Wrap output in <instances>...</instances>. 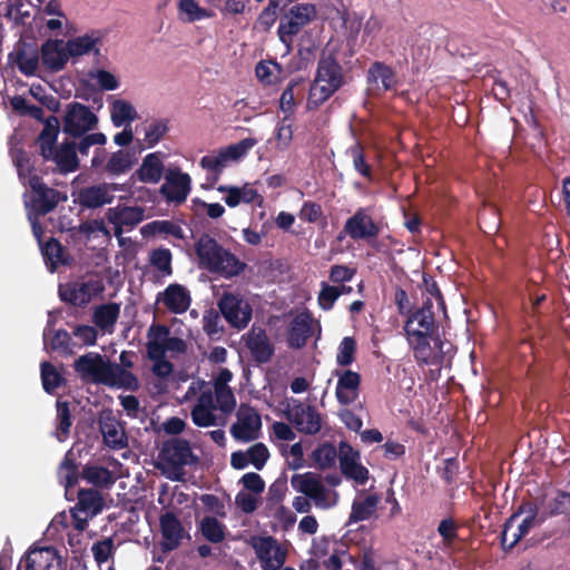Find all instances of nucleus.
I'll return each instance as SVG.
<instances>
[{
  "mask_svg": "<svg viewBox=\"0 0 570 570\" xmlns=\"http://www.w3.org/2000/svg\"><path fill=\"white\" fill-rule=\"evenodd\" d=\"M194 248L202 268L225 278L238 276L246 268L244 262L206 233L195 242Z\"/></svg>",
  "mask_w": 570,
  "mask_h": 570,
  "instance_id": "nucleus-1",
  "label": "nucleus"
},
{
  "mask_svg": "<svg viewBox=\"0 0 570 570\" xmlns=\"http://www.w3.org/2000/svg\"><path fill=\"white\" fill-rule=\"evenodd\" d=\"M344 83L343 68L335 53H322L317 60L315 77L308 91V108L317 109L321 107L338 91Z\"/></svg>",
  "mask_w": 570,
  "mask_h": 570,
  "instance_id": "nucleus-2",
  "label": "nucleus"
},
{
  "mask_svg": "<svg viewBox=\"0 0 570 570\" xmlns=\"http://www.w3.org/2000/svg\"><path fill=\"white\" fill-rule=\"evenodd\" d=\"M158 468L171 481H183L184 468L198 463V456L193 453L189 441L173 438L163 443L158 454Z\"/></svg>",
  "mask_w": 570,
  "mask_h": 570,
  "instance_id": "nucleus-3",
  "label": "nucleus"
},
{
  "mask_svg": "<svg viewBox=\"0 0 570 570\" xmlns=\"http://www.w3.org/2000/svg\"><path fill=\"white\" fill-rule=\"evenodd\" d=\"M257 144L256 138H244L237 144L220 148L217 153L208 154L200 158L202 168L209 171L208 177L210 186H214L220 178L224 169L229 161H236L247 155V153Z\"/></svg>",
  "mask_w": 570,
  "mask_h": 570,
  "instance_id": "nucleus-4",
  "label": "nucleus"
},
{
  "mask_svg": "<svg viewBox=\"0 0 570 570\" xmlns=\"http://www.w3.org/2000/svg\"><path fill=\"white\" fill-rule=\"evenodd\" d=\"M316 18V7L313 3H296L292 6L279 20L277 36L279 41L287 49H291L293 38L297 36L303 28L308 26Z\"/></svg>",
  "mask_w": 570,
  "mask_h": 570,
  "instance_id": "nucleus-5",
  "label": "nucleus"
},
{
  "mask_svg": "<svg viewBox=\"0 0 570 570\" xmlns=\"http://www.w3.org/2000/svg\"><path fill=\"white\" fill-rule=\"evenodd\" d=\"M98 125V117L91 109L80 102L67 105L63 117V131L71 137H80L95 129Z\"/></svg>",
  "mask_w": 570,
  "mask_h": 570,
  "instance_id": "nucleus-6",
  "label": "nucleus"
},
{
  "mask_svg": "<svg viewBox=\"0 0 570 570\" xmlns=\"http://www.w3.org/2000/svg\"><path fill=\"white\" fill-rule=\"evenodd\" d=\"M28 184L32 194L31 209L38 215L49 214L60 202L67 199L59 190L48 187L38 175H30Z\"/></svg>",
  "mask_w": 570,
  "mask_h": 570,
  "instance_id": "nucleus-7",
  "label": "nucleus"
},
{
  "mask_svg": "<svg viewBox=\"0 0 570 570\" xmlns=\"http://www.w3.org/2000/svg\"><path fill=\"white\" fill-rule=\"evenodd\" d=\"M218 307L228 324L237 330L245 328L252 320V306L238 294L224 293Z\"/></svg>",
  "mask_w": 570,
  "mask_h": 570,
  "instance_id": "nucleus-8",
  "label": "nucleus"
},
{
  "mask_svg": "<svg viewBox=\"0 0 570 570\" xmlns=\"http://www.w3.org/2000/svg\"><path fill=\"white\" fill-rule=\"evenodd\" d=\"M105 286L98 278L88 281H77L59 286V296L61 301L70 303L73 306L85 307L95 296L102 293Z\"/></svg>",
  "mask_w": 570,
  "mask_h": 570,
  "instance_id": "nucleus-9",
  "label": "nucleus"
},
{
  "mask_svg": "<svg viewBox=\"0 0 570 570\" xmlns=\"http://www.w3.org/2000/svg\"><path fill=\"white\" fill-rule=\"evenodd\" d=\"M342 233L354 240H365L373 246V239L380 235L381 227L374 222L367 209L361 207L346 219Z\"/></svg>",
  "mask_w": 570,
  "mask_h": 570,
  "instance_id": "nucleus-10",
  "label": "nucleus"
},
{
  "mask_svg": "<svg viewBox=\"0 0 570 570\" xmlns=\"http://www.w3.org/2000/svg\"><path fill=\"white\" fill-rule=\"evenodd\" d=\"M252 547L261 561L263 570H279L284 566L287 552L274 537L253 538Z\"/></svg>",
  "mask_w": 570,
  "mask_h": 570,
  "instance_id": "nucleus-11",
  "label": "nucleus"
},
{
  "mask_svg": "<svg viewBox=\"0 0 570 570\" xmlns=\"http://www.w3.org/2000/svg\"><path fill=\"white\" fill-rule=\"evenodd\" d=\"M22 561L26 570H66V561L53 547L30 548Z\"/></svg>",
  "mask_w": 570,
  "mask_h": 570,
  "instance_id": "nucleus-12",
  "label": "nucleus"
},
{
  "mask_svg": "<svg viewBox=\"0 0 570 570\" xmlns=\"http://www.w3.org/2000/svg\"><path fill=\"white\" fill-rule=\"evenodd\" d=\"M338 461L341 472L346 479L353 480L358 485L367 482L368 470L358 462L360 452L345 441L340 443Z\"/></svg>",
  "mask_w": 570,
  "mask_h": 570,
  "instance_id": "nucleus-13",
  "label": "nucleus"
},
{
  "mask_svg": "<svg viewBox=\"0 0 570 570\" xmlns=\"http://www.w3.org/2000/svg\"><path fill=\"white\" fill-rule=\"evenodd\" d=\"M191 189V178L176 167L168 169L165 183L160 187V194L170 203L183 204Z\"/></svg>",
  "mask_w": 570,
  "mask_h": 570,
  "instance_id": "nucleus-14",
  "label": "nucleus"
},
{
  "mask_svg": "<svg viewBox=\"0 0 570 570\" xmlns=\"http://www.w3.org/2000/svg\"><path fill=\"white\" fill-rule=\"evenodd\" d=\"M124 190L118 184L101 183L98 185L82 187L77 197V203L88 209H96L107 204H111L115 199L112 191Z\"/></svg>",
  "mask_w": 570,
  "mask_h": 570,
  "instance_id": "nucleus-15",
  "label": "nucleus"
},
{
  "mask_svg": "<svg viewBox=\"0 0 570 570\" xmlns=\"http://www.w3.org/2000/svg\"><path fill=\"white\" fill-rule=\"evenodd\" d=\"M98 425L104 443L108 448L120 450L128 445L125 428L110 410L102 411L99 414Z\"/></svg>",
  "mask_w": 570,
  "mask_h": 570,
  "instance_id": "nucleus-16",
  "label": "nucleus"
},
{
  "mask_svg": "<svg viewBox=\"0 0 570 570\" xmlns=\"http://www.w3.org/2000/svg\"><path fill=\"white\" fill-rule=\"evenodd\" d=\"M159 528L161 551L166 553L178 549L186 534L178 517L171 511H166L159 517Z\"/></svg>",
  "mask_w": 570,
  "mask_h": 570,
  "instance_id": "nucleus-17",
  "label": "nucleus"
},
{
  "mask_svg": "<svg viewBox=\"0 0 570 570\" xmlns=\"http://www.w3.org/2000/svg\"><path fill=\"white\" fill-rule=\"evenodd\" d=\"M108 362L99 353L89 352L73 362V370L82 381L101 384Z\"/></svg>",
  "mask_w": 570,
  "mask_h": 570,
  "instance_id": "nucleus-18",
  "label": "nucleus"
},
{
  "mask_svg": "<svg viewBox=\"0 0 570 570\" xmlns=\"http://www.w3.org/2000/svg\"><path fill=\"white\" fill-rule=\"evenodd\" d=\"M8 61L17 66L24 76H33L39 66V53L31 43L18 41L8 55Z\"/></svg>",
  "mask_w": 570,
  "mask_h": 570,
  "instance_id": "nucleus-19",
  "label": "nucleus"
},
{
  "mask_svg": "<svg viewBox=\"0 0 570 570\" xmlns=\"http://www.w3.org/2000/svg\"><path fill=\"white\" fill-rule=\"evenodd\" d=\"M296 429L305 434L314 435L322 429V419L314 406L297 404L287 414Z\"/></svg>",
  "mask_w": 570,
  "mask_h": 570,
  "instance_id": "nucleus-20",
  "label": "nucleus"
},
{
  "mask_svg": "<svg viewBox=\"0 0 570 570\" xmlns=\"http://www.w3.org/2000/svg\"><path fill=\"white\" fill-rule=\"evenodd\" d=\"M334 375L337 376L335 389L337 402L342 405L354 403L360 394L361 375L351 370H335Z\"/></svg>",
  "mask_w": 570,
  "mask_h": 570,
  "instance_id": "nucleus-21",
  "label": "nucleus"
},
{
  "mask_svg": "<svg viewBox=\"0 0 570 570\" xmlns=\"http://www.w3.org/2000/svg\"><path fill=\"white\" fill-rule=\"evenodd\" d=\"M157 302H163L173 314H183L189 308L191 297L185 286L174 283L169 284L164 292L158 293Z\"/></svg>",
  "mask_w": 570,
  "mask_h": 570,
  "instance_id": "nucleus-22",
  "label": "nucleus"
},
{
  "mask_svg": "<svg viewBox=\"0 0 570 570\" xmlns=\"http://www.w3.org/2000/svg\"><path fill=\"white\" fill-rule=\"evenodd\" d=\"M107 219L114 225L115 235L124 233L122 227L134 228L144 219V209L138 206H117L107 210Z\"/></svg>",
  "mask_w": 570,
  "mask_h": 570,
  "instance_id": "nucleus-23",
  "label": "nucleus"
},
{
  "mask_svg": "<svg viewBox=\"0 0 570 570\" xmlns=\"http://www.w3.org/2000/svg\"><path fill=\"white\" fill-rule=\"evenodd\" d=\"M102 45V35L99 30H94L90 33L78 36L69 39L66 42L67 55L70 58L81 57L92 52L98 59L101 56L100 46ZM99 60H97V63Z\"/></svg>",
  "mask_w": 570,
  "mask_h": 570,
  "instance_id": "nucleus-24",
  "label": "nucleus"
},
{
  "mask_svg": "<svg viewBox=\"0 0 570 570\" xmlns=\"http://www.w3.org/2000/svg\"><path fill=\"white\" fill-rule=\"evenodd\" d=\"M405 334L415 361L424 365L434 364L435 355L430 343L433 333H424L415 328L405 331Z\"/></svg>",
  "mask_w": 570,
  "mask_h": 570,
  "instance_id": "nucleus-25",
  "label": "nucleus"
},
{
  "mask_svg": "<svg viewBox=\"0 0 570 570\" xmlns=\"http://www.w3.org/2000/svg\"><path fill=\"white\" fill-rule=\"evenodd\" d=\"M366 81L377 92L393 90L397 85L395 71L382 61H374L370 66Z\"/></svg>",
  "mask_w": 570,
  "mask_h": 570,
  "instance_id": "nucleus-26",
  "label": "nucleus"
},
{
  "mask_svg": "<svg viewBox=\"0 0 570 570\" xmlns=\"http://www.w3.org/2000/svg\"><path fill=\"white\" fill-rule=\"evenodd\" d=\"M246 346L257 363H267L274 354V346L263 328L253 327L250 330L246 340Z\"/></svg>",
  "mask_w": 570,
  "mask_h": 570,
  "instance_id": "nucleus-27",
  "label": "nucleus"
},
{
  "mask_svg": "<svg viewBox=\"0 0 570 570\" xmlns=\"http://www.w3.org/2000/svg\"><path fill=\"white\" fill-rule=\"evenodd\" d=\"M45 160H51L62 174L73 173L79 167L77 147L75 141H63Z\"/></svg>",
  "mask_w": 570,
  "mask_h": 570,
  "instance_id": "nucleus-28",
  "label": "nucleus"
},
{
  "mask_svg": "<svg viewBox=\"0 0 570 570\" xmlns=\"http://www.w3.org/2000/svg\"><path fill=\"white\" fill-rule=\"evenodd\" d=\"M432 308L433 303L431 298L428 297L420 308L407 314L404 331L420 328L421 332L433 333L436 328V325Z\"/></svg>",
  "mask_w": 570,
  "mask_h": 570,
  "instance_id": "nucleus-29",
  "label": "nucleus"
},
{
  "mask_svg": "<svg viewBox=\"0 0 570 570\" xmlns=\"http://www.w3.org/2000/svg\"><path fill=\"white\" fill-rule=\"evenodd\" d=\"M262 426L259 414L253 409L248 407L246 413L239 416V423L232 426V435L236 440L249 442L258 438V431Z\"/></svg>",
  "mask_w": 570,
  "mask_h": 570,
  "instance_id": "nucleus-30",
  "label": "nucleus"
},
{
  "mask_svg": "<svg viewBox=\"0 0 570 570\" xmlns=\"http://www.w3.org/2000/svg\"><path fill=\"white\" fill-rule=\"evenodd\" d=\"M69 58L67 46L60 40H47L41 47L42 65L51 71L63 69Z\"/></svg>",
  "mask_w": 570,
  "mask_h": 570,
  "instance_id": "nucleus-31",
  "label": "nucleus"
},
{
  "mask_svg": "<svg viewBox=\"0 0 570 570\" xmlns=\"http://www.w3.org/2000/svg\"><path fill=\"white\" fill-rule=\"evenodd\" d=\"M164 171V164L160 153L148 154L140 165V167L131 175V180H139L145 184H157Z\"/></svg>",
  "mask_w": 570,
  "mask_h": 570,
  "instance_id": "nucleus-32",
  "label": "nucleus"
},
{
  "mask_svg": "<svg viewBox=\"0 0 570 570\" xmlns=\"http://www.w3.org/2000/svg\"><path fill=\"white\" fill-rule=\"evenodd\" d=\"M101 384L129 391H136L139 386L136 375L111 362H108Z\"/></svg>",
  "mask_w": 570,
  "mask_h": 570,
  "instance_id": "nucleus-33",
  "label": "nucleus"
},
{
  "mask_svg": "<svg viewBox=\"0 0 570 570\" xmlns=\"http://www.w3.org/2000/svg\"><path fill=\"white\" fill-rule=\"evenodd\" d=\"M313 318L309 313H301L296 315L288 330V344L294 348H302L306 345L308 338L313 334Z\"/></svg>",
  "mask_w": 570,
  "mask_h": 570,
  "instance_id": "nucleus-34",
  "label": "nucleus"
},
{
  "mask_svg": "<svg viewBox=\"0 0 570 570\" xmlns=\"http://www.w3.org/2000/svg\"><path fill=\"white\" fill-rule=\"evenodd\" d=\"M136 153L130 149H118L109 155L105 166V175L116 177L125 175L137 164Z\"/></svg>",
  "mask_w": 570,
  "mask_h": 570,
  "instance_id": "nucleus-35",
  "label": "nucleus"
},
{
  "mask_svg": "<svg viewBox=\"0 0 570 570\" xmlns=\"http://www.w3.org/2000/svg\"><path fill=\"white\" fill-rule=\"evenodd\" d=\"M543 517L552 518L564 514L570 515V492L553 490L544 493L541 499Z\"/></svg>",
  "mask_w": 570,
  "mask_h": 570,
  "instance_id": "nucleus-36",
  "label": "nucleus"
},
{
  "mask_svg": "<svg viewBox=\"0 0 570 570\" xmlns=\"http://www.w3.org/2000/svg\"><path fill=\"white\" fill-rule=\"evenodd\" d=\"M75 509L80 513L96 517L104 510L105 499L96 489H79Z\"/></svg>",
  "mask_w": 570,
  "mask_h": 570,
  "instance_id": "nucleus-37",
  "label": "nucleus"
},
{
  "mask_svg": "<svg viewBox=\"0 0 570 570\" xmlns=\"http://www.w3.org/2000/svg\"><path fill=\"white\" fill-rule=\"evenodd\" d=\"M57 474L59 482L65 487L66 493L68 494V492L78 483L79 476H81L76 456L71 451H68L65 454L61 463L59 464Z\"/></svg>",
  "mask_w": 570,
  "mask_h": 570,
  "instance_id": "nucleus-38",
  "label": "nucleus"
},
{
  "mask_svg": "<svg viewBox=\"0 0 570 570\" xmlns=\"http://www.w3.org/2000/svg\"><path fill=\"white\" fill-rule=\"evenodd\" d=\"M543 522L533 517H527L518 525V529L511 534V540H508V531L513 527H507V521L503 524V530L500 535V541L503 550H511L522 538H524L532 528L541 525Z\"/></svg>",
  "mask_w": 570,
  "mask_h": 570,
  "instance_id": "nucleus-39",
  "label": "nucleus"
},
{
  "mask_svg": "<svg viewBox=\"0 0 570 570\" xmlns=\"http://www.w3.org/2000/svg\"><path fill=\"white\" fill-rule=\"evenodd\" d=\"M380 497L377 494H368L363 500H354L348 517V524L368 520L376 511Z\"/></svg>",
  "mask_w": 570,
  "mask_h": 570,
  "instance_id": "nucleus-40",
  "label": "nucleus"
},
{
  "mask_svg": "<svg viewBox=\"0 0 570 570\" xmlns=\"http://www.w3.org/2000/svg\"><path fill=\"white\" fill-rule=\"evenodd\" d=\"M81 478L97 488H109L115 482L108 468L90 463L82 468Z\"/></svg>",
  "mask_w": 570,
  "mask_h": 570,
  "instance_id": "nucleus-41",
  "label": "nucleus"
},
{
  "mask_svg": "<svg viewBox=\"0 0 570 570\" xmlns=\"http://www.w3.org/2000/svg\"><path fill=\"white\" fill-rule=\"evenodd\" d=\"M120 313V307L116 303H107L99 305L95 308L92 314V322L100 330H108L112 327Z\"/></svg>",
  "mask_w": 570,
  "mask_h": 570,
  "instance_id": "nucleus-42",
  "label": "nucleus"
},
{
  "mask_svg": "<svg viewBox=\"0 0 570 570\" xmlns=\"http://www.w3.org/2000/svg\"><path fill=\"white\" fill-rule=\"evenodd\" d=\"M169 334L170 330L168 326L164 324H153L147 332V355L154 354L156 356L158 353H165L164 345L166 344Z\"/></svg>",
  "mask_w": 570,
  "mask_h": 570,
  "instance_id": "nucleus-43",
  "label": "nucleus"
},
{
  "mask_svg": "<svg viewBox=\"0 0 570 570\" xmlns=\"http://www.w3.org/2000/svg\"><path fill=\"white\" fill-rule=\"evenodd\" d=\"M111 121L115 127L130 125L137 118L134 106L122 99H116L110 107Z\"/></svg>",
  "mask_w": 570,
  "mask_h": 570,
  "instance_id": "nucleus-44",
  "label": "nucleus"
},
{
  "mask_svg": "<svg viewBox=\"0 0 570 570\" xmlns=\"http://www.w3.org/2000/svg\"><path fill=\"white\" fill-rule=\"evenodd\" d=\"M56 422H57V439L61 442L65 441L70 433L72 425V416L70 410V403L60 399L56 402Z\"/></svg>",
  "mask_w": 570,
  "mask_h": 570,
  "instance_id": "nucleus-45",
  "label": "nucleus"
},
{
  "mask_svg": "<svg viewBox=\"0 0 570 570\" xmlns=\"http://www.w3.org/2000/svg\"><path fill=\"white\" fill-rule=\"evenodd\" d=\"M291 484L297 492L311 499L322 484V480L318 474L306 472L303 474H294L291 479Z\"/></svg>",
  "mask_w": 570,
  "mask_h": 570,
  "instance_id": "nucleus-46",
  "label": "nucleus"
},
{
  "mask_svg": "<svg viewBox=\"0 0 570 570\" xmlns=\"http://www.w3.org/2000/svg\"><path fill=\"white\" fill-rule=\"evenodd\" d=\"M41 252L51 272L56 271L59 265L67 264L65 248L60 242L53 237H50L45 245H41Z\"/></svg>",
  "mask_w": 570,
  "mask_h": 570,
  "instance_id": "nucleus-47",
  "label": "nucleus"
},
{
  "mask_svg": "<svg viewBox=\"0 0 570 570\" xmlns=\"http://www.w3.org/2000/svg\"><path fill=\"white\" fill-rule=\"evenodd\" d=\"M40 370L42 387L48 394H53L57 389L66 384V379L50 362H42Z\"/></svg>",
  "mask_w": 570,
  "mask_h": 570,
  "instance_id": "nucleus-48",
  "label": "nucleus"
},
{
  "mask_svg": "<svg viewBox=\"0 0 570 570\" xmlns=\"http://www.w3.org/2000/svg\"><path fill=\"white\" fill-rule=\"evenodd\" d=\"M171 261L173 255L168 248L159 247L153 249L149 254V263L159 273L160 277H168L173 275L174 269Z\"/></svg>",
  "mask_w": 570,
  "mask_h": 570,
  "instance_id": "nucleus-49",
  "label": "nucleus"
},
{
  "mask_svg": "<svg viewBox=\"0 0 570 570\" xmlns=\"http://www.w3.org/2000/svg\"><path fill=\"white\" fill-rule=\"evenodd\" d=\"M541 497H537L532 501H524L522 502L515 512H513L508 519H507V527H513L515 520L521 515L525 514L527 517H533V519L540 520L544 522L547 520V517H543V510L541 505Z\"/></svg>",
  "mask_w": 570,
  "mask_h": 570,
  "instance_id": "nucleus-50",
  "label": "nucleus"
},
{
  "mask_svg": "<svg viewBox=\"0 0 570 570\" xmlns=\"http://www.w3.org/2000/svg\"><path fill=\"white\" fill-rule=\"evenodd\" d=\"M199 529L203 537L212 543H220L226 538L225 525L215 517H205Z\"/></svg>",
  "mask_w": 570,
  "mask_h": 570,
  "instance_id": "nucleus-51",
  "label": "nucleus"
},
{
  "mask_svg": "<svg viewBox=\"0 0 570 570\" xmlns=\"http://www.w3.org/2000/svg\"><path fill=\"white\" fill-rule=\"evenodd\" d=\"M312 458L321 469H328L335 464L338 454L333 444L323 443L313 451Z\"/></svg>",
  "mask_w": 570,
  "mask_h": 570,
  "instance_id": "nucleus-52",
  "label": "nucleus"
},
{
  "mask_svg": "<svg viewBox=\"0 0 570 570\" xmlns=\"http://www.w3.org/2000/svg\"><path fill=\"white\" fill-rule=\"evenodd\" d=\"M180 12L187 16V22H195L203 19L213 17V11L206 8L199 7L195 0H180L178 4Z\"/></svg>",
  "mask_w": 570,
  "mask_h": 570,
  "instance_id": "nucleus-53",
  "label": "nucleus"
},
{
  "mask_svg": "<svg viewBox=\"0 0 570 570\" xmlns=\"http://www.w3.org/2000/svg\"><path fill=\"white\" fill-rule=\"evenodd\" d=\"M356 341L351 336H345L341 341L336 354V363L340 366H348L355 361Z\"/></svg>",
  "mask_w": 570,
  "mask_h": 570,
  "instance_id": "nucleus-54",
  "label": "nucleus"
},
{
  "mask_svg": "<svg viewBox=\"0 0 570 570\" xmlns=\"http://www.w3.org/2000/svg\"><path fill=\"white\" fill-rule=\"evenodd\" d=\"M348 154L353 159L354 169L363 177L372 179V168L365 160L363 146L360 142H355L348 148Z\"/></svg>",
  "mask_w": 570,
  "mask_h": 570,
  "instance_id": "nucleus-55",
  "label": "nucleus"
},
{
  "mask_svg": "<svg viewBox=\"0 0 570 570\" xmlns=\"http://www.w3.org/2000/svg\"><path fill=\"white\" fill-rule=\"evenodd\" d=\"M215 397L219 410L224 413H230L235 405V396L226 384H215Z\"/></svg>",
  "mask_w": 570,
  "mask_h": 570,
  "instance_id": "nucleus-56",
  "label": "nucleus"
},
{
  "mask_svg": "<svg viewBox=\"0 0 570 570\" xmlns=\"http://www.w3.org/2000/svg\"><path fill=\"white\" fill-rule=\"evenodd\" d=\"M115 551V543L112 538H106L97 541L91 547L94 559L98 566L107 562L112 557Z\"/></svg>",
  "mask_w": 570,
  "mask_h": 570,
  "instance_id": "nucleus-57",
  "label": "nucleus"
},
{
  "mask_svg": "<svg viewBox=\"0 0 570 570\" xmlns=\"http://www.w3.org/2000/svg\"><path fill=\"white\" fill-rule=\"evenodd\" d=\"M277 0H269L268 4L262 10L256 19V28L268 31L277 19Z\"/></svg>",
  "mask_w": 570,
  "mask_h": 570,
  "instance_id": "nucleus-58",
  "label": "nucleus"
},
{
  "mask_svg": "<svg viewBox=\"0 0 570 570\" xmlns=\"http://www.w3.org/2000/svg\"><path fill=\"white\" fill-rule=\"evenodd\" d=\"M146 227L150 228L156 234L171 235L178 239L184 237L183 228L171 220H155Z\"/></svg>",
  "mask_w": 570,
  "mask_h": 570,
  "instance_id": "nucleus-59",
  "label": "nucleus"
},
{
  "mask_svg": "<svg viewBox=\"0 0 570 570\" xmlns=\"http://www.w3.org/2000/svg\"><path fill=\"white\" fill-rule=\"evenodd\" d=\"M340 297L338 289L334 285L322 283V288L318 293V305L324 311H331Z\"/></svg>",
  "mask_w": 570,
  "mask_h": 570,
  "instance_id": "nucleus-60",
  "label": "nucleus"
},
{
  "mask_svg": "<svg viewBox=\"0 0 570 570\" xmlns=\"http://www.w3.org/2000/svg\"><path fill=\"white\" fill-rule=\"evenodd\" d=\"M338 494L333 491L327 490L322 483L316 492L313 494L311 500L317 508L328 509L336 504Z\"/></svg>",
  "mask_w": 570,
  "mask_h": 570,
  "instance_id": "nucleus-61",
  "label": "nucleus"
},
{
  "mask_svg": "<svg viewBox=\"0 0 570 570\" xmlns=\"http://www.w3.org/2000/svg\"><path fill=\"white\" fill-rule=\"evenodd\" d=\"M338 494L333 491L327 490L322 483L316 492L313 494L311 500L317 508L328 509L336 504Z\"/></svg>",
  "mask_w": 570,
  "mask_h": 570,
  "instance_id": "nucleus-62",
  "label": "nucleus"
},
{
  "mask_svg": "<svg viewBox=\"0 0 570 570\" xmlns=\"http://www.w3.org/2000/svg\"><path fill=\"white\" fill-rule=\"evenodd\" d=\"M249 463L257 470H262L269 459V451L264 443H255L247 450Z\"/></svg>",
  "mask_w": 570,
  "mask_h": 570,
  "instance_id": "nucleus-63",
  "label": "nucleus"
},
{
  "mask_svg": "<svg viewBox=\"0 0 570 570\" xmlns=\"http://www.w3.org/2000/svg\"><path fill=\"white\" fill-rule=\"evenodd\" d=\"M148 358L154 362L153 373L161 379H167L174 372V364L166 360L165 353L158 355L148 354Z\"/></svg>",
  "mask_w": 570,
  "mask_h": 570,
  "instance_id": "nucleus-64",
  "label": "nucleus"
}]
</instances>
